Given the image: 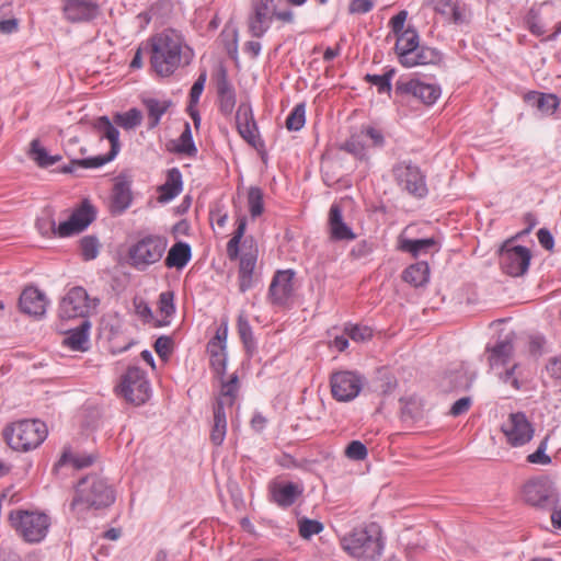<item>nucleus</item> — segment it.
<instances>
[{
	"mask_svg": "<svg viewBox=\"0 0 561 561\" xmlns=\"http://www.w3.org/2000/svg\"><path fill=\"white\" fill-rule=\"evenodd\" d=\"M152 69L160 77H169L188 65L193 58L192 49L182 35L174 30H164L150 38Z\"/></svg>",
	"mask_w": 561,
	"mask_h": 561,
	"instance_id": "1",
	"label": "nucleus"
},
{
	"mask_svg": "<svg viewBox=\"0 0 561 561\" xmlns=\"http://www.w3.org/2000/svg\"><path fill=\"white\" fill-rule=\"evenodd\" d=\"M95 218V210L91 204L83 202L75 209L69 219L56 226L54 214L50 209H45L36 220V228L43 237L58 236L60 238L70 237L83 231Z\"/></svg>",
	"mask_w": 561,
	"mask_h": 561,
	"instance_id": "2",
	"label": "nucleus"
},
{
	"mask_svg": "<svg viewBox=\"0 0 561 561\" xmlns=\"http://www.w3.org/2000/svg\"><path fill=\"white\" fill-rule=\"evenodd\" d=\"M113 502L114 492L111 486L98 476H87L77 484L71 510L83 513L90 508L106 507Z\"/></svg>",
	"mask_w": 561,
	"mask_h": 561,
	"instance_id": "3",
	"label": "nucleus"
},
{
	"mask_svg": "<svg viewBox=\"0 0 561 561\" xmlns=\"http://www.w3.org/2000/svg\"><path fill=\"white\" fill-rule=\"evenodd\" d=\"M47 426L39 420H21L7 425L3 438L14 450L28 451L37 448L47 437Z\"/></svg>",
	"mask_w": 561,
	"mask_h": 561,
	"instance_id": "4",
	"label": "nucleus"
},
{
	"mask_svg": "<svg viewBox=\"0 0 561 561\" xmlns=\"http://www.w3.org/2000/svg\"><path fill=\"white\" fill-rule=\"evenodd\" d=\"M342 548L353 558L376 561L383 550L380 533L375 528H355L341 538Z\"/></svg>",
	"mask_w": 561,
	"mask_h": 561,
	"instance_id": "5",
	"label": "nucleus"
},
{
	"mask_svg": "<svg viewBox=\"0 0 561 561\" xmlns=\"http://www.w3.org/2000/svg\"><path fill=\"white\" fill-rule=\"evenodd\" d=\"M95 130L102 138L108 139L111 149L106 154L85 159H71L70 162L60 169L62 173H73L77 168L96 169L112 161L121 149L119 131L107 116H101L93 124Z\"/></svg>",
	"mask_w": 561,
	"mask_h": 561,
	"instance_id": "6",
	"label": "nucleus"
},
{
	"mask_svg": "<svg viewBox=\"0 0 561 561\" xmlns=\"http://www.w3.org/2000/svg\"><path fill=\"white\" fill-rule=\"evenodd\" d=\"M167 245V238L159 234H147L140 238L128 250L130 265L138 271H145L162 259Z\"/></svg>",
	"mask_w": 561,
	"mask_h": 561,
	"instance_id": "7",
	"label": "nucleus"
},
{
	"mask_svg": "<svg viewBox=\"0 0 561 561\" xmlns=\"http://www.w3.org/2000/svg\"><path fill=\"white\" fill-rule=\"evenodd\" d=\"M9 520L16 533L31 543L42 541L49 527V518L43 513L13 511L9 515Z\"/></svg>",
	"mask_w": 561,
	"mask_h": 561,
	"instance_id": "8",
	"label": "nucleus"
},
{
	"mask_svg": "<svg viewBox=\"0 0 561 561\" xmlns=\"http://www.w3.org/2000/svg\"><path fill=\"white\" fill-rule=\"evenodd\" d=\"M118 391L126 401L136 405L144 404L150 397V383L146 373L136 366L129 367L122 376Z\"/></svg>",
	"mask_w": 561,
	"mask_h": 561,
	"instance_id": "9",
	"label": "nucleus"
},
{
	"mask_svg": "<svg viewBox=\"0 0 561 561\" xmlns=\"http://www.w3.org/2000/svg\"><path fill=\"white\" fill-rule=\"evenodd\" d=\"M397 185L413 197L422 198L427 195L425 175L421 169L411 162H399L392 168Z\"/></svg>",
	"mask_w": 561,
	"mask_h": 561,
	"instance_id": "10",
	"label": "nucleus"
},
{
	"mask_svg": "<svg viewBox=\"0 0 561 561\" xmlns=\"http://www.w3.org/2000/svg\"><path fill=\"white\" fill-rule=\"evenodd\" d=\"M507 445L511 447H523L528 444L535 435V426L524 412L508 414L501 425Z\"/></svg>",
	"mask_w": 561,
	"mask_h": 561,
	"instance_id": "11",
	"label": "nucleus"
},
{
	"mask_svg": "<svg viewBox=\"0 0 561 561\" xmlns=\"http://www.w3.org/2000/svg\"><path fill=\"white\" fill-rule=\"evenodd\" d=\"M98 302V299L89 297L83 287H72L59 304V317L61 319L87 318Z\"/></svg>",
	"mask_w": 561,
	"mask_h": 561,
	"instance_id": "12",
	"label": "nucleus"
},
{
	"mask_svg": "<svg viewBox=\"0 0 561 561\" xmlns=\"http://www.w3.org/2000/svg\"><path fill=\"white\" fill-rule=\"evenodd\" d=\"M363 385V376L354 371H336L330 378L332 397L340 402H348L355 399L359 394Z\"/></svg>",
	"mask_w": 561,
	"mask_h": 561,
	"instance_id": "13",
	"label": "nucleus"
},
{
	"mask_svg": "<svg viewBox=\"0 0 561 561\" xmlns=\"http://www.w3.org/2000/svg\"><path fill=\"white\" fill-rule=\"evenodd\" d=\"M275 14V0H252L247 24L249 33L261 38L270 30Z\"/></svg>",
	"mask_w": 561,
	"mask_h": 561,
	"instance_id": "14",
	"label": "nucleus"
},
{
	"mask_svg": "<svg viewBox=\"0 0 561 561\" xmlns=\"http://www.w3.org/2000/svg\"><path fill=\"white\" fill-rule=\"evenodd\" d=\"M530 260V250L523 245H504L500 250V266L503 273L513 277L524 275L529 267Z\"/></svg>",
	"mask_w": 561,
	"mask_h": 561,
	"instance_id": "15",
	"label": "nucleus"
},
{
	"mask_svg": "<svg viewBox=\"0 0 561 561\" xmlns=\"http://www.w3.org/2000/svg\"><path fill=\"white\" fill-rule=\"evenodd\" d=\"M396 93L399 95H411L425 105L434 104L440 96V87L433 83H425L419 79L398 80Z\"/></svg>",
	"mask_w": 561,
	"mask_h": 561,
	"instance_id": "16",
	"label": "nucleus"
},
{
	"mask_svg": "<svg viewBox=\"0 0 561 561\" xmlns=\"http://www.w3.org/2000/svg\"><path fill=\"white\" fill-rule=\"evenodd\" d=\"M218 108L224 116H230L236 107V90L228 78V71L220 66L214 75Z\"/></svg>",
	"mask_w": 561,
	"mask_h": 561,
	"instance_id": "17",
	"label": "nucleus"
},
{
	"mask_svg": "<svg viewBox=\"0 0 561 561\" xmlns=\"http://www.w3.org/2000/svg\"><path fill=\"white\" fill-rule=\"evenodd\" d=\"M295 272L293 270L277 271L271 282L268 295L273 304L283 306L294 294Z\"/></svg>",
	"mask_w": 561,
	"mask_h": 561,
	"instance_id": "18",
	"label": "nucleus"
},
{
	"mask_svg": "<svg viewBox=\"0 0 561 561\" xmlns=\"http://www.w3.org/2000/svg\"><path fill=\"white\" fill-rule=\"evenodd\" d=\"M236 125L240 136L251 146L256 147L261 139L257 125L249 103H241L236 113Z\"/></svg>",
	"mask_w": 561,
	"mask_h": 561,
	"instance_id": "19",
	"label": "nucleus"
},
{
	"mask_svg": "<svg viewBox=\"0 0 561 561\" xmlns=\"http://www.w3.org/2000/svg\"><path fill=\"white\" fill-rule=\"evenodd\" d=\"M65 18L71 23L89 22L99 15V4L93 0H65Z\"/></svg>",
	"mask_w": 561,
	"mask_h": 561,
	"instance_id": "20",
	"label": "nucleus"
},
{
	"mask_svg": "<svg viewBox=\"0 0 561 561\" xmlns=\"http://www.w3.org/2000/svg\"><path fill=\"white\" fill-rule=\"evenodd\" d=\"M304 493L301 483L288 481H273L270 484V494L272 501L279 507L291 506Z\"/></svg>",
	"mask_w": 561,
	"mask_h": 561,
	"instance_id": "21",
	"label": "nucleus"
},
{
	"mask_svg": "<svg viewBox=\"0 0 561 561\" xmlns=\"http://www.w3.org/2000/svg\"><path fill=\"white\" fill-rule=\"evenodd\" d=\"M523 497L533 506L546 507L553 503V491L547 482L533 480L524 485Z\"/></svg>",
	"mask_w": 561,
	"mask_h": 561,
	"instance_id": "22",
	"label": "nucleus"
},
{
	"mask_svg": "<svg viewBox=\"0 0 561 561\" xmlns=\"http://www.w3.org/2000/svg\"><path fill=\"white\" fill-rule=\"evenodd\" d=\"M19 305L22 312L41 318L46 312L47 300L44 293L35 287H27L22 291Z\"/></svg>",
	"mask_w": 561,
	"mask_h": 561,
	"instance_id": "23",
	"label": "nucleus"
},
{
	"mask_svg": "<svg viewBox=\"0 0 561 561\" xmlns=\"http://www.w3.org/2000/svg\"><path fill=\"white\" fill-rule=\"evenodd\" d=\"M226 340L227 328H219L216 335L207 344L210 365L217 374H224L226 369Z\"/></svg>",
	"mask_w": 561,
	"mask_h": 561,
	"instance_id": "24",
	"label": "nucleus"
},
{
	"mask_svg": "<svg viewBox=\"0 0 561 561\" xmlns=\"http://www.w3.org/2000/svg\"><path fill=\"white\" fill-rule=\"evenodd\" d=\"M329 229L331 239L335 241L355 239V233L343 220L342 209L339 204H333L330 207Z\"/></svg>",
	"mask_w": 561,
	"mask_h": 561,
	"instance_id": "25",
	"label": "nucleus"
},
{
	"mask_svg": "<svg viewBox=\"0 0 561 561\" xmlns=\"http://www.w3.org/2000/svg\"><path fill=\"white\" fill-rule=\"evenodd\" d=\"M442 60V54L435 48L417 46L413 54L403 57L401 65L407 68L425 65H437Z\"/></svg>",
	"mask_w": 561,
	"mask_h": 561,
	"instance_id": "26",
	"label": "nucleus"
},
{
	"mask_svg": "<svg viewBox=\"0 0 561 561\" xmlns=\"http://www.w3.org/2000/svg\"><path fill=\"white\" fill-rule=\"evenodd\" d=\"M142 104L147 111L148 129L156 128L160 124L161 117L173 106L170 99L146 98L142 99Z\"/></svg>",
	"mask_w": 561,
	"mask_h": 561,
	"instance_id": "27",
	"label": "nucleus"
},
{
	"mask_svg": "<svg viewBox=\"0 0 561 561\" xmlns=\"http://www.w3.org/2000/svg\"><path fill=\"white\" fill-rule=\"evenodd\" d=\"M486 351L490 353L488 359L491 367L504 366L513 355V341L506 336L504 340L497 341L494 346L488 347Z\"/></svg>",
	"mask_w": 561,
	"mask_h": 561,
	"instance_id": "28",
	"label": "nucleus"
},
{
	"mask_svg": "<svg viewBox=\"0 0 561 561\" xmlns=\"http://www.w3.org/2000/svg\"><path fill=\"white\" fill-rule=\"evenodd\" d=\"M90 322L83 320L76 329L67 331L62 344L72 351H85L88 348Z\"/></svg>",
	"mask_w": 561,
	"mask_h": 561,
	"instance_id": "29",
	"label": "nucleus"
},
{
	"mask_svg": "<svg viewBox=\"0 0 561 561\" xmlns=\"http://www.w3.org/2000/svg\"><path fill=\"white\" fill-rule=\"evenodd\" d=\"M191 257L192 250L190 244L179 241L169 250L164 264L169 268L182 270L190 262Z\"/></svg>",
	"mask_w": 561,
	"mask_h": 561,
	"instance_id": "30",
	"label": "nucleus"
},
{
	"mask_svg": "<svg viewBox=\"0 0 561 561\" xmlns=\"http://www.w3.org/2000/svg\"><path fill=\"white\" fill-rule=\"evenodd\" d=\"M396 51L398 54L400 64L403 61V57L413 54L419 44V34L412 28L408 27L404 32L396 34Z\"/></svg>",
	"mask_w": 561,
	"mask_h": 561,
	"instance_id": "31",
	"label": "nucleus"
},
{
	"mask_svg": "<svg viewBox=\"0 0 561 561\" xmlns=\"http://www.w3.org/2000/svg\"><path fill=\"white\" fill-rule=\"evenodd\" d=\"M182 174L178 168H172L167 173L165 183L159 188L161 196L160 199L169 202L176 197L182 191Z\"/></svg>",
	"mask_w": 561,
	"mask_h": 561,
	"instance_id": "32",
	"label": "nucleus"
},
{
	"mask_svg": "<svg viewBox=\"0 0 561 561\" xmlns=\"http://www.w3.org/2000/svg\"><path fill=\"white\" fill-rule=\"evenodd\" d=\"M401 417L403 421H419L424 414V404L417 396H408L400 399Z\"/></svg>",
	"mask_w": 561,
	"mask_h": 561,
	"instance_id": "33",
	"label": "nucleus"
},
{
	"mask_svg": "<svg viewBox=\"0 0 561 561\" xmlns=\"http://www.w3.org/2000/svg\"><path fill=\"white\" fill-rule=\"evenodd\" d=\"M255 264L256 257L251 253H245L240 257L239 289L241 293H245L252 287Z\"/></svg>",
	"mask_w": 561,
	"mask_h": 561,
	"instance_id": "34",
	"label": "nucleus"
},
{
	"mask_svg": "<svg viewBox=\"0 0 561 561\" xmlns=\"http://www.w3.org/2000/svg\"><path fill=\"white\" fill-rule=\"evenodd\" d=\"M430 267L426 262H417L407 267L402 273V278L408 284L420 287L428 282Z\"/></svg>",
	"mask_w": 561,
	"mask_h": 561,
	"instance_id": "35",
	"label": "nucleus"
},
{
	"mask_svg": "<svg viewBox=\"0 0 561 561\" xmlns=\"http://www.w3.org/2000/svg\"><path fill=\"white\" fill-rule=\"evenodd\" d=\"M525 100L527 102H534L537 108L546 115L554 114L559 107V99L556 94L533 91L526 94Z\"/></svg>",
	"mask_w": 561,
	"mask_h": 561,
	"instance_id": "36",
	"label": "nucleus"
},
{
	"mask_svg": "<svg viewBox=\"0 0 561 561\" xmlns=\"http://www.w3.org/2000/svg\"><path fill=\"white\" fill-rule=\"evenodd\" d=\"M436 240L434 238L425 239H407L401 243V250L417 256L422 253H428L432 249L436 248Z\"/></svg>",
	"mask_w": 561,
	"mask_h": 561,
	"instance_id": "37",
	"label": "nucleus"
},
{
	"mask_svg": "<svg viewBox=\"0 0 561 561\" xmlns=\"http://www.w3.org/2000/svg\"><path fill=\"white\" fill-rule=\"evenodd\" d=\"M174 151L176 153L186 154L188 157L196 156L197 148L194 144L191 126L188 123L184 124V129L175 144Z\"/></svg>",
	"mask_w": 561,
	"mask_h": 561,
	"instance_id": "38",
	"label": "nucleus"
},
{
	"mask_svg": "<svg viewBox=\"0 0 561 561\" xmlns=\"http://www.w3.org/2000/svg\"><path fill=\"white\" fill-rule=\"evenodd\" d=\"M93 462L94 457L91 455H73L70 450H65L55 465V470L68 463L72 465L76 469H82L91 466Z\"/></svg>",
	"mask_w": 561,
	"mask_h": 561,
	"instance_id": "39",
	"label": "nucleus"
},
{
	"mask_svg": "<svg viewBox=\"0 0 561 561\" xmlns=\"http://www.w3.org/2000/svg\"><path fill=\"white\" fill-rule=\"evenodd\" d=\"M113 121L126 130L134 129L141 124L142 113L138 108L133 107L125 113H116Z\"/></svg>",
	"mask_w": 561,
	"mask_h": 561,
	"instance_id": "40",
	"label": "nucleus"
},
{
	"mask_svg": "<svg viewBox=\"0 0 561 561\" xmlns=\"http://www.w3.org/2000/svg\"><path fill=\"white\" fill-rule=\"evenodd\" d=\"M237 327H238L239 336H240L247 352L251 353L255 348V340L253 336V332H252L250 322L243 312H241L238 316Z\"/></svg>",
	"mask_w": 561,
	"mask_h": 561,
	"instance_id": "41",
	"label": "nucleus"
},
{
	"mask_svg": "<svg viewBox=\"0 0 561 561\" xmlns=\"http://www.w3.org/2000/svg\"><path fill=\"white\" fill-rule=\"evenodd\" d=\"M131 203V193L128 185L124 182H118L113 188V206L119 211L125 210Z\"/></svg>",
	"mask_w": 561,
	"mask_h": 561,
	"instance_id": "42",
	"label": "nucleus"
},
{
	"mask_svg": "<svg viewBox=\"0 0 561 561\" xmlns=\"http://www.w3.org/2000/svg\"><path fill=\"white\" fill-rule=\"evenodd\" d=\"M394 73V69H389L383 75L367 73L365 76V81L375 85L379 93H389L391 90V80Z\"/></svg>",
	"mask_w": 561,
	"mask_h": 561,
	"instance_id": "43",
	"label": "nucleus"
},
{
	"mask_svg": "<svg viewBox=\"0 0 561 561\" xmlns=\"http://www.w3.org/2000/svg\"><path fill=\"white\" fill-rule=\"evenodd\" d=\"M306 123V106L304 103L297 104L286 118V128L290 131L300 130Z\"/></svg>",
	"mask_w": 561,
	"mask_h": 561,
	"instance_id": "44",
	"label": "nucleus"
},
{
	"mask_svg": "<svg viewBox=\"0 0 561 561\" xmlns=\"http://www.w3.org/2000/svg\"><path fill=\"white\" fill-rule=\"evenodd\" d=\"M248 205L253 218L262 215L264 210L263 192L257 186H251L248 192Z\"/></svg>",
	"mask_w": 561,
	"mask_h": 561,
	"instance_id": "45",
	"label": "nucleus"
},
{
	"mask_svg": "<svg viewBox=\"0 0 561 561\" xmlns=\"http://www.w3.org/2000/svg\"><path fill=\"white\" fill-rule=\"evenodd\" d=\"M344 332L355 342H365L373 337V330L367 325L348 324L345 325Z\"/></svg>",
	"mask_w": 561,
	"mask_h": 561,
	"instance_id": "46",
	"label": "nucleus"
},
{
	"mask_svg": "<svg viewBox=\"0 0 561 561\" xmlns=\"http://www.w3.org/2000/svg\"><path fill=\"white\" fill-rule=\"evenodd\" d=\"M550 439V435H546L543 439L540 442L537 450L527 456V461L534 465H549L551 463V457L546 454L548 448V442Z\"/></svg>",
	"mask_w": 561,
	"mask_h": 561,
	"instance_id": "47",
	"label": "nucleus"
},
{
	"mask_svg": "<svg viewBox=\"0 0 561 561\" xmlns=\"http://www.w3.org/2000/svg\"><path fill=\"white\" fill-rule=\"evenodd\" d=\"M81 255L85 261L93 260L99 254V241L95 237L87 236L80 241Z\"/></svg>",
	"mask_w": 561,
	"mask_h": 561,
	"instance_id": "48",
	"label": "nucleus"
},
{
	"mask_svg": "<svg viewBox=\"0 0 561 561\" xmlns=\"http://www.w3.org/2000/svg\"><path fill=\"white\" fill-rule=\"evenodd\" d=\"M343 149L347 151L348 153L353 154L356 159L360 161H367V152H366V146L365 144L359 139V137H352L350 140H347Z\"/></svg>",
	"mask_w": 561,
	"mask_h": 561,
	"instance_id": "49",
	"label": "nucleus"
},
{
	"mask_svg": "<svg viewBox=\"0 0 561 561\" xmlns=\"http://www.w3.org/2000/svg\"><path fill=\"white\" fill-rule=\"evenodd\" d=\"M31 156L33 160L42 168L51 165V161H48L49 154L46 149L41 146L38 139H34L31 142Z\"/></svg>",
	"mask_w": 561,
	"mask_h": 561,
	"instance_id": "50",
	"label": "nucleus"
},
{
	"mask_svg": "<svg viewBox=\"0 0 561 561\" xmlns=\"http://www.w3.org/2000/svg\"><path fill=\"white\" fill-rule=\"evenodd\" d=\"M159 311L164 316V318H170L175 312L174 306V293L173 291H163L159 295Z\"/></svg>",
	"mask_w": 561,
	"mask_h": 561,
	"instance_id": "51",
	"label": "nucleus"
},
{
	"mask_svg": "<svg viewBox=\"0 0 561 561\" xmlns=\"http://www.w3.org/2000/svg\"><path fill=\"white\" fill-rule=\"evenodd\" d=\"M238 376L232 375L228 381L222 383L221 391L217 400L230 399V404H233L238 393Z\"/></svg>",
	"mask_w": 561,
	"mask_h": 561,
	"instance_id": "52",
	"label": "nucleus"
},
{
	"mask_svg": "<svg viewBox=\"0 0 561 561\" xmlns=\"http://www.w3.org/2000/svg\"><path fill=\"white\" fill-rule=\"evenodd\" d=\"M323 529V525L314 519L305 518L299 522V534L304 538H310L313 535H318Z\"/></svg>",
	"mask_w": 561,
	"mask_h": 561,
	"instance_id": "53",
	"label": "nucleus"
},
{
	"mask_svg": "<svg viewBox=\"0 0 561 561\" xmlns=\"http://www.w3.org/2000/svg\"><path fill=\"white\" fill-rule=\"evenodd\" d=\"M367 454V447L359 440H352L345 448V456L352 460H364Z\"/></svg>",
	"mask_w": 561,
	"mask_h": 561,
	"instance_id": "54",
	"label": "nucleus"
},
{
	"mask_svg": "<svg viewBox=\"0 0 561 561\" xmlns=\"http://www.w3.org/2000/svg\"><path fill=\"white\" fill-rule=\"evenodd\" d=\"M207 79L206 71L199 73L198 78L194 82L190 91V104L188 105H197L199 102V98L204 91L205 83Z\"/></svg>",
	"mask_w": 561,
	"mask_h": 561,
	"instance_id": "55",
	"label": "nucleus"
},
{
	"mask_svg": "<svg viewBox=\"0 0 561 561\" xmlns=\"http://www.w3.org/2000/svg\"><path fill=\"white\" fill-rule=\"evenodd\" d=\"M233 404L230 399L216 400L214 404V422L227 423V413L231 411Z\"/></svg>",
	"mask_w": 561,
	"mask_h": 561,
	"instance_id": "56",
	"label": "nucleus"
},
{
	"mask_svg": "<svg viewBox=\"0 0 561 561\" xmlns=\"http://www.w3.org/2000/svg\"><path fill=\"white\" fill-rule=\"evenodd\" d=\"M469 10L466 5L454 4L447 20L455 24H465L468 22Z\"/></svg>",
	"mask_w": 561,
	"mask_h": 561,
	"instance_id": "57",
	"label": "nucleus"
},
{
	"mask_svg": "<svg viewBox=\"0 0 561 561\" xmlns=\"http://www.w3.org/2000/svg\"><path fill=\"white\" fill-rule=\"evenodd\" d=\"M374 7V0H351L348 4V12L351 14H365L370 12Z\"/></svg>",
	"mask_w": 561,
	"mask_h": 561,
	"instance_id": "58",
	"label": "nucleus"
},
{
	"mask_svg": "<svg viewBox=\"0 0 561 561\" xmlns=\"http://www.w3.org/2000/svg\"><path fill=\"white\" fill-rule=\"evenodd\" d=\"M226 433H227V423L214 422L211 432H210L211 443L216 446H220L225 440Z\"/></svg>",
	"mask_w": 561,
	"mask_h": 561,
	"instance_id": "59",
	"label": "nucleus"
},
{
	"mask_svg": "<svg viewBox=\"0 0 561 561\" xmlns=\"http://www.w3.org/2000/svg\"><path fill=\"white\" fill-rule=\"evenodd\" d=\"M433 10L447 19L454 5L451 0H426Z\"/></svg>",
	"mask_w": 561,
	"mask_h": 561,
	"instance_id": "60",
	"label": "nucleus"
},
{
	"mask_svg": "<svg viewBox=\"0 0 561 561\" xmlns=\"http://www.w3.org/2000/svg\"><path fill=\"white\" fill-rule=\"evenodd\" d=\"M373 251V245L366 240H362L356 243L351 250V255L354 259H363L370 254Z\"/></svg>",
	"mask_w": 561,
	"mask_h": 561,
	"instance_id": "61",
	"label": "nucleus"
},
{
	"mask_svg": "<svg viewBox=\"0 0 561 561\" xmlns=\"http://www.w3.org/2000/svg\"><path fill=\"white\" fill-rule=\"evenodd\" d=\"M154 350L161 356H168L172 351V340L169 336H160L154 342Z\"/></svg>",
	"mask_w": 561,
	"mask_h": 561,
	"instance_id": "62",
	"label": "nucleus"
},
{
	"mask_svg": "<svg viewBox=\"0 0 561 561\" xmlns=\"http://www.w3.org/2000/svg\"><path fill=\"white\" fill-rule=\"evenodd\" d=\"M471 405V399L469 397H463L457 400L450 408L449 413L453 416H459L466 413Z\"/></svg>",
	"mask_w": 561,
	"mask_h": 561,
	"instance_id": "63",
	"label": "nucleus"
},
{
	"mask_svg": "<svg viewBox=\"0 0 561 561\" xmlns=\"http://www.w3.org/2000/svg\"><path fill=\"white\" fill-rule=\"evenodd\" d=\"M547 371L552 378L561 379V355L549 360Z\"/></svg>",
	"mask_w": 561,
	"mask_h": 561,
	"instance_id": "64",
	"label": "nucleus"
}]
</instances>
